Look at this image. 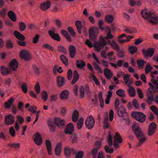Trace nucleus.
Here are the masks:
<instances>
[{
	"label": "nucleus",
	"mask_w": 158,
	"mask_h": 158,
	"mask_svg": "<svg viewBox=\"0 0 158 158\" xmlns=\"http://www.w3.org/2000/svg\"><path fill=\"white\" fill-rule=\"evenodd\" d=\"M129 94L131 97H134L135 95V91L132 86H129L127 90Z\"/></svg>",
	"instance_id": "obj_36"
},
{
	"label": "nucleus",
	"mask_w": 158,
	"mask_h": 158,
	"mask_svg": "<svg viewBox=\"0 0 158 158\" xmlns=\"http://www.w3.org/2000/svg\"><path fill=\"white\" fill-rule=\"evenodd\" d=\"M62 143L61 142H59L56 144L55 149V153L57 156H60L62 152Z\"/></svg>",
	"instance_id": "obj_13"
},
{
	"label": "nucleus",
	"mask_w": 158,
	"mask_h": 158,
	"mask_svg": "<svg viewBox=\"0 0 158 158\" xmlns=\"http://www.w3.org/2000/svg\"><path fill=\"white\" fill-rule=\"evenodd\" d=\"M69 92L66 90L63 91L60 94V98L62 100L67 99L69 96Z\"/></svg>",
	"instance_id": "obj_28"
},
{
	"label": "nucleus",
	"mask_w": 158,
	"mask_h": 158,
	"mask_svg": "<svg viewBox=\"0 0 158 158\" xmlns=\"http://www.w3.org/2000/svg\"><path fill=\"white\" fill-rule=\"evenodd\" d=\"M14 34L15 37L20 40L23 41L25 39V37L23 35L16 31H14Z\"/></svg>",
	"instance_id": "obj_27"
},
{
	"label": "nucleus",
	"mask_w": 158,
	"mask_h": 158,
	"mask_svg": "<svg viewBox=\"0 0 158 158\" xmlns=\"http://www.w3.org/2000/svg\"><path fill=\"white\" fill-rule=\"evenodd\" d=\"M105 150L106 152L111 153L113 152L114 150L113 148H110L108 145L104 147Z\"/></svg>",
	"instance_id": "obj_55"
},
{
	"label": "nucleus",
	"mask_w": 158,
	"mask_h": 158,
	"mask_svg": "<svg viewBox=\"0 0 158 158\" xmlns=\"http://www.w3.org/2000/svg\"><path fill=\"white\" fill-rule=\"evenodd\" d=\"M117 114L119 117H122L124 120H129L128 114L126 112L125 107L122 106H121L119 108L117 112Z\"/></svg>",
	"instance_id": "obj_6"
},
{
	"label": "nucleus",
	"mask_w": 158,
	"mask_h": 158,
	"mask_svg": "<svg viewBox=\"0 0 158 158\" xmlns=\"http://www.w3.org/2000/svg\"><path fill=\"white\" fill-rule=\"evenodd\" d=\"M10 134L12 137H14L15 135V130L13 127H10Z\"/></svg>",
	"instance_id": "obj_64"
},
{
	"label": "nucleus",
	"mask_w": 158,
	"mask_h": 158,
	"mask_svg": "<svg viewBox=\"0 0 158 158\" xmlns=\"http://www.w3.org/2000/svg\"><path fill=\"white\" fill-rule=\"evenodd\" d=\"M64 153L65 155L69 156L71 154V151L70 148L68 147H66L64 149Z\"/></svg>",
	"instance_id": "obj_51"
},
{
	"label": "nucleus",
	"mask_w": 158,
	"mask_h": 158,
	"mask_svg": "<svg viewBox=\"0 0 158 158\" xmlns=\"http://www.w3.org/2000/svg\"><path fill=\"white\" fill-rule=\"evenodd\" d=\"M150 109L154 113L158 116V109L156 108V107L154 106H151Z\"/></svg>",
	"instance_id": "obj_60"
},
{
	"label": "nucleus",
	"mask_w": 158,
	"mask_h": 158,
	"mask_svg": "<svg viewBox=\"0 0 158 158\" xmlns=\"http://www.w3.org/2000/svg\"><path fill=\"white\" fill-rule=\"evenodd\" d=\"M132 129L139 141L144 142L146 138L144 134L140 129L139 124L134 123L132 126Z\"/></svg>",
	"instance_id": "obj_3"
},
{
	"label": "nucleus",
	"mask_w": 158,
	"mask_h": 158,
	"mask_svg": "<svg viewBox=\"0 0 158 158\" xmlns=\"http://www.w3.org/2000/svg\"><path fill=\"white\" fill-rule=\"evenodd\" d=\"M26 26L23 22H21L19 23V28L21 31H23L25 30L26 28Z\"/></svg>",
	"instance_id": "obj_58"
},
{
	"label": "nucleus",
	"mask_w": 158,
	"mask_h": 158,
	"mask_svg": "<svg viewBox=\"0 0 158 158\" xmlns=\"http://www.w3.org/2000/svg\"><path fill=\"white\" fill-rule=\"evenodd\" d=\"M20 57L27 61L31 59V56L28 52L26 50H22L20 53Z\"/></svg>",
	"instance_id": "obj_11"
},
{
	"label": "nucleus",
	"mask_w": 158,
	"mask_h": 158,
	"mask_svg": "<svg viewBox=\"0 0 158 158\" xmlns=\"http://www.w3.org/2000/svg\"><path fill=\"white\" fill-rule=\"evenodd\" d=\"M74 131V127L72 123H69L66 127L65 132L66 134H72Z\"/></svg>",
	"instance_id": "obj_18"
},
{
	"label": "nucleus",
	"mask_w": 158,
	"mask_h": 158,
	"mask_svg": "<svg viewBox=\"0 0 158 158\" xmlns=\"http://www.w3.org/2000/svg\"><path fill=\"white\" fill-rule=\"evenodd\" d=\"M40 37V35L38 34H36L33 39V43L34 44H36L38 41Z\"/></svg>",
	"instance_id": "obj_57"
},
{
	"label": "nucleus",
	"mask_w": 158,
	"mask_h": 158,
	"mask_svg": "<svg viewBox=\"0 0 158 158\" xmlns=\"http://www.w3.org/2000/svg\"><path fill=\"white\" fill-rule=\"evenodd\" d=\"M114 142L121 143L123 141V139L120 136L118 132H115L114 136Z\"/></svg>",
	"instance_id": "obj_33"
},
{
	"label": "nucleus",
	"mask_w": 158,
	"mask_h": 158,
	"mask_svg": "<svg viewBox=\"0 0 158 158\" xmlns=\"http://www.w3.org/2000/svg\"><path fill=\"white\" fill-rule=\"evenodd\" d=\"M24 119L22 116H17L16 121L15 122L14 124L15 127L16 131H18L19 129V124H22L24 122Z\"/></svg>",
	"instance_id": "obj_10"
},
{
	"label": "nucleus",
	"mask_w": 158,
	"mask_h": 158,
	"mask_svg": "<svg viewBox=\"0 0 158 158\" xmlns=\"http://www.w3.org/2000/svg\"><path fill=\"white\" fill-rule=\"evenodd\" d=\"M116 94L122 97H125L126 96L124 91L123 89H119L116 92Z\"/></svg>",
	"instance_id": "obj_43"
},
{
	"label": "nucleus",
	"mask_w": 158,
	"mask_h": 158,
	"mask_svg": "<svg viewBox=\"0 0 158 158\" xmlns=\"http://www.w3.org/2000/svg\"><path fill=\"white\" fill-rule=\"evenodd\" d=\"M113 17L111 15H107L105 17V20L108 23H111L113 21Z\"/></svg>",
	"instance_id": "obj_44"
},
{
	"label": "nucleus",
	"mask_w": 158,
	"mask_h": 158,
	"mask_svg": "<svg viewBox=\"0 0 158 158\" xmlns=\"http://www.w3.org/2000/svg\"><path fill=\"white\" fill-rule=\"evenodd\" d=\"M68 31L70 34L72 36H75L76 34V33L73 28L71 27H69L68 28Z\"/></svg>",
	"instance_id": "obj_63"
},
{
	"label": "nucleus",
	"mask_w": 158,
	"mask_h": 158,
	"mask_svg": "<svg viewBox=\"0 0 158 158\" xmlns=\"http://www.w3.org/2000/svg\"><path fill=\"white\" fill-rule=\"evenodd\" d=\"M141 15L143 18L153 24L158 23V15H155L152 10L144 9L141 11Z\"/></svg>",
	"instance_id": "obj_1"
},
{
	"label": "nucleus",
	"mask_w": 158,
	"mask_h": 158,
	"mask_svg": "<svg viewBox=\"0 0 158 158\" xmlns=\"http://www.w3.org/2000/svg\"><path fill=\"white\" fill-rule=\"evenodd\" d=\"M79 117V113L78 111L77 110H75L72 114V119L73 122H76Z\"/></svg>",
	"instance_id": "obj_32"
},
{
	"label": "nucleus",
	"mask_w": 158,
	"mask_h": 158,
	"mask_svg": "<svg viewBox=\"0 0 158 158\" xmlns=\"http://www.w3.org/2000/svg\"><path fill=\"white\" fill-rule=\"evenodd\" d=\"M14 100L15 99L13 98L10 97L9 99L4 103L5 108L7 109H9Z\"/></svg>",
	"instance_id": "obj_30"
},
{
	"label": "nucleus",
	"mask_w": 158,
	"mask_h": 158,
	"mask_svg": "<svg viewBox=\"0 0 158 158\" xmlns=\"http://www.w3.org/2000/svg\"><path fill=\"white\" fill-rule=\"evenodd\" d=\"M85 90L86 93H88L89 91V88L88 86L86 85L84 88L83 86H81L80 93V96L81 98L84 97L85 95Z\"/></svg>",
	"instance_id": "obj_22"
},
{
	"label": "nucleus",
	"mask_w": 158,
	"mask_h": 158,
	"mask_svg": "<svg viewBox=\"0 0 158 158\" xmlns=\"http://www.w3.org/2000/svg\"><path fill=\"white\" fill-rule=\"evenodd\" d=\"M21 87L23 92L26 94L27 92V85L24 82H23L21 85Z\"/></svg>",
	"instance_id": "obj_47"
},
{
	"label": "nucleus",
	"mask_w": 158,
	"mask_h": 158,
	"mask_svg": "<svg viewBox=\"0 0 158 158\" xmlns=\"http://www.w3.org/2000/svg\"><path fill=\"white\" fill-rule=\"evenodd\" d=\"M84 119L81 117L80 118L77 123V128L79 129H81L83 124Z\"/></svg>",
	"instance_id": "obj_45"
},
{
	"label": "nucleus",
	"mask_w": 158,
	"mask_h": 158,
	"mask_svg": "<svg viewBox=\"0 0 158 158\" xmlns=\"http://www.w3.org/2000/svg\"><path fill=\"white\" fill-rule=\"evenodd\" d=\"M108 43L109 44H110L111 46L113 49L115 50L118 52L119 51V47L115 43L114 41L113 40L111 43L109 41L108 42Z\"/></svg>",
	"instance_id": "obj_38"
},
{
	"label": "nucleus",
	"mask_w": 158,
	"mask_h": 158,
	"mask_svg": "<svg viewBox=\"0 0 158 158\" xmlns=\"http://www.w3.org/2000/svg\"><path fill=\"white\" fill-rule=\"evenodd\" d=\"M156 125L154 122L150 123L149 126V128L148 131V135L149 136H151L156 131Z\"/></svg>",
	"instance_id": "obj_15"
},
{
	"label": "nucleus",
	"mask_w": 158,
	"mask_h": 158,
	"mask_svg": "<svg viewBox=\"0 0 158 158\" xmlns=\"http://www.w3.org/2000/svg\"><path fill=\"white\" fill-rule=\"evenodd\" d=\"M152 67L149 64H147L145 67V72L146 73H149L152 69Z\"/></svg>",
	"instance_id": "obj_61"
},
{
	"label": "nucleus",
	"mask_w": 158,
	"mask_h": 158,
	"mask_svg": "<svg viewBox=\"0 0 158 158\" xmlns=\"http://www.w3.org/2000/svg\"><path fill=\"white\" fill-rule=\"evenodd\" d=\"M148 85L151 88H149L147 92V102L149 104H151L154 100L152 90L155 89V91H158V83L155 80L152 79L151 82L148 83Z\"/></svg>",
	"instance_id": "obj_2"
},
{
	"label": "nucleus",
	"mask_w": 158,
	"mask_h": 158,
	"mask_svg": "<svg viewBox=\"0 0 158 158\" xmlns=\"http://www.w3.org/2000/svg\"><path fill=\"white\" fill-rule=\"evenodd\" d=\"M60 59L62 63L65 65H68V60L66 57L64 55H62L60 56Z\"/></svg>",
	"instance_id": "obj_41"
},
{
	"label": "nucleus",
	"mask_w": 158,
	"mask_h": 158,
	"mask_svg": "<svg viewBox=\"0 0 158 158\" xmlns=\"http://www.w3.org/2000/svg\"><path fill=\"white\" fill-rule=\"evenodd\" d=\"M137 48L134 45L130 46L129 47L128 50L130 52L131 54H133L135 53L137 51Z\"/></svg>",
	"instance_id": "obj_40"
},
{
	"label": "nucleus",
	"mask_w": 158,
	"mask_h": 158,
	"mask_svg": "<svg viewBox=\"0 0 158 158\" xmlns=\"http://www.w3.org/2000/svg\"><path fill=\"white\" fill-rule=\"evenodd\" d=\"M108 142L109 146H111L112 145V133L110 131L108 132Z\"/></svg>",
	"instance_id": "obj_48"
},
{
	"label": "nucleus",
	"mask_w": 158,
	"mask_h": 158,
	"mask_svg": "<svg viewBox=\"0 0 158 158\" xmlns=\"http://www.w3.org/2000/svg\"><path fill=\"white\" fill-rule=\"evenodd\" d=\"M33 139L35 143L38 145H41L42 142V139L41 135L38 132L34 134Z\"/></svg>",
	"instance_id": "obj_9"
},
{
	"label": "nucleus",
	"mask_w": 158,
	"mask_h": 158,
	"mask_svg": "<svg viewBox=\"0 0 158 158\" xmlns=\"http://www.w3.org/2000/svg\"><path fill=\"white\" fill-rule=\"evenodd\" d=\"M108 117L106 118L104 120V121L103 124V128L104 129H106L108 128L109 126V124L108 123Z\"/></svg>",
	"instance_id": "obj_54"
},
{
	"label": "nucleus",
	"mask_w": 158,
	"mask_h": 158,
	"mask_svg": "<svg viewBox=\"0 0 158 158\" xmlns=\"http://www.w3.org/2000/svg\"><path fill=\"white\" fill-rule=\"evenodd\" d=\"M79 78V75L76 70L74 71L73 73V79L71 82L72 84H75Z\"/></svg>",
	"instance_id": "obj_34"
},
{
	"label": "nucleus",
	"mask_w": 158,
	"mask_h": 158,
	"mask_svg": "<svg viewBox=\"0 0 158 158\" xmlns=\"http://www.w3.org/2000/svg\"><path fill=\"white\" fill-rule=\"evenodd\" d=\"M131 115L133 118L140 123H143L145 120L146 116L142 113L139 112H132Z\"/></svg>",
	"instance_id": "obj_5"
},
{
	"label": "nucleus",
	"mask_w": 158,
	"mask_h": 158,
	"mask_svg": "<svg viewBox=\"0 0 158 158\" xmlns=\"http://www.w3.org/2000/svg\"><path fill=\"white\" fill-rule=\"evenodd\" d=\"M69 50L70 57L71 58H73L76 53L75 48L74 46L71 45L69 47Z\"/></svg>",
	"instance_id": "obj_21"
},
{
	"label": "nucleus",
	"mask_w": 158,
	"mask_h": 158,
	"mask_svg": "<svg viewBox=\"0 0 158 158\" xmlns=\"http://www.w3.org/2000/svg\"><path fill=\"white\" fill-rule=\"evenodd\" d=\"M154 53V49L152 48H150L147 51L144 52L143 54L145 56L151 57L153 55Z\"/></svg>",
	"instance_id": "obj_29"
},
{
	"label": "nucleus",
	"mask_w": 158,
	"mask_h": 158,
	"mask_svg": "<svg viewBox=\"0 0 158 158\" xmlns=\"http://www.w3.org/2000/svg\"><path fill=\"white\" fill-rule=\"evenodd\" d=\"M1 71L3 75H6L11 73L10 69L4 66H1Z\"/></svg>",
	"instance_id": "obj_25"
},
{
	"label": "nucleus",
	"mask_w": 158,
	"mask_h": 158,
	"mask_svg": "<svg viewBox=\"0 0 158 158\" xmlns=\"http://www.w3.org/2000/svg\"><path fill=\"white\" fill-rule=\"evenodd\" d=\"M85 123L87 128L89 129H91L94 127L95 123V120L91 115H89L86 118Z\"/></svg>",
	"instance_id": "obj_8"
},
{
	"label": "nucleus",
	"mask_w": 158,
	"mask_h": 158,
	"mask_svg": "<svg viewBox=\"0 0 158 158\" xmlns=\"http://www.w3.org/2000/svg\"><path fill=\"white\" fill-rule=\"evenodd\" d=\"M18 66V63L15 59L12 60L10 63L9 67L10 69L13 71H16Z\"/></svg>",
	"instance_id": "obj_16"
},
{
	"label": "nucleus",
	"mask_w": 158,
	"mask_h": 158,
	"mask_svg": "<svg viewBox=\"0 0 158 158\" xmlns=\"http://www.w3.org/2000/svg\"><path fill=\"white\" fill-rule=\"evenodd\" d=\"M132 104L136 108L139 109V104L136 99H134L133 100Z\"/></svg>",
	"instance_id": "obj_59"
},
{
	"label": "nucleus",
	"mask_w": 158,
	"mask_h": 158,
	"mask_svg": "<svg viewBox=\"0 0 158 158\" xmlns=\"http://www.w3.org/2000/svg\"><path fill=\"white\" fill-rule=\"evenodd\" d=\"M99 33L98 29L96 27H92L89 30V37L90 39L95 41Z\"/></svg>",
	"instance_id": "obj_7"
},
{
	"label": "nucleus",
	"mask_w": 158,
	"mask_h": 158,
	"mask_svg": "<svg viewBox=\"0 0 158 158\" xmlns=\"http://www.w3.org/2000/svg\"><path fill=\"white\" fill-rule=\"evenodd\" d=\"M46 147L48 152V154L49 155L52 154V145L50 141L49 140H47L46 141Z\"/></svg>",
	"instance_id": "obj_26"
},
{
	"label": "nucleus",
	"mask_w": 158,
	"mask_h": 158,
	"mask_svg": "<svg viewBox=\"0 0 158 158\" xmlns=\"http://www.w3.org/2000/svg\"><path fill=\"white\" fill-rule=\"evenodd\" d=\"M75 24L79 32L80 33H81V31L82 28V26L81 22L79 20H77L76 21Z\"/></svg>",
	"instance_id": "obj_42"
},
{
	"label": "nucleus",
	"mask_w": 158,
	"mask_h": 158,
	"mask_svg": "<svg viewBox=\"0 0 158 158\" xmlns=\"http://www.w3.org/2000/svg\"><path fill=\"white\" fill-rule=\"evenodd\" d=\"M41 96L44 101H46L48 99V94L45 91H43L41 94Z\"/></svg>",
	"instance_id": "obj_50"
},
{
	"label": "nucleus",
	"mask_w": 158,
	"mask_h": 158,
	"mask_svg": "<svg viewBox=\"0 0 158 158\" xmlns=\"http://www.w3.org/2000/svg\"><path fill=\"white\" fill-rule=\"evenodd\" d=\"M51 5L50 2L48 1L41 3L40 5V8L42 10L45 11L50 7Z\"/></svg>",
	"instance_id": "obj_17"
},
{
	"label": "nucleus",
	"mask_w": 158,
	"mask_h": 158,
	"mask_svg": "<svg viewBox=\"0 0 158 158\" xmlns=\"http://www.w3.org/2000/svg\"><path fill=\"white\" fill-rule=\"evenodd\" d=\"M57 81L59 87H61L65 84V80L64 77L61 76H58L57 79Z\"/></svg>",
	"instance_id": "obj_24"
},
{
	"label": "nucleus",
	"mask_w": 158,
	"mask_h": 158,
	"mask_svg": "<svg viewBox=\"0 0 158 158\" xmlns=\"http://www.w3.org/2000/svg\"><path fill=\"white\" fill-rule=\"evenodd\" d=\"M48 124L50 131L52 132H54L55 131V127L53 124L52 122L49 121Z\"/></svg>",
	"instance_id": "obj_46"
},
{
	"label": "nucleus",
	"mask_w": 158,
	"mask_h": 158,
	"mask_svg": "<svg viewBox=\"0 0 158 158\" xmlns=\"http://www.w3.org/2000/svg\"><path fill=\"white\" fill-rule=\"evenodd\" d=\"M8 15L9 18L13 21L15 22L17 19V17L15 13L11 11L8 13Z\"/></svg>",
	"instance_id": "obj_35"
},
{
	"label": "nucleus",
	"mask_w": 158,
	"mask_h": 158,
	"mask_svg": "<svg viewBox=\"0 0 158 158\" xmlns=\"http://www.w3.org/2000/svg\"><path fill=\"white\" fill-rule=\"evenodd\" d=\"M104 73L106 77L108 79H110L112 77V74L108 69L106 68L104 69Z\"/></svg>",
	"instance_id": "obj_31"
},
{
	"label": "nucleus",
	"mask_w": 158,
	"mask_h": 158,
	"mask_svg": "<svg viewBox=\"0 0 158 158\" xmlns=\"http://www.w3.org/2000/svg\"><path fill=\"white\" fill-rule=\"evenodd\" d=\"M9 146L11 147H13L15 149H18L20 148V144L19 143H10Z\"/></svg>",
	"instance_id": "obj_53"
},
{
	"label": "nucleus",
	"mask_w": 158,
	"mask_h": 158,
	"mask_svg": "<svg viewBox=\"0 0 158 158\" xmlns=\"http://www.w3.org/2000/svg\"><path fill=\"white\" fill-rule=\"evenodd\" d=\"M106 32H108L105 39H111L113 38V36L111 34V30L110 27L107 26L106 27Z\"/></svg>",
	"instance_id": "obj_37"
},
{
	"label": "nucleus",
	"mask_w": 158,
	"mask_h": 158,
	"mask_svg": "<svg viewBox=\"0 0 158 158\" xmlns=\"http://www.w3.org/2000/svg\"><path fill=\"white\" fill-rule=\"evenodd\" d=\"M43 48L44 49L48 48L51 51H53L54 50V48L51 45L47 44H45L43 45Z\"/></svg>",
	"instance_id": "obj_56"
},
{
	"label": "nucleus",
	"mask_w": 158,
	"mask_h": 158,
	"mask_svg": "<svg viewBox=\"0 0 158 158\" xmlns=\"http://www.w3.org/2000/svg\"><path fill=\"white\" fill-rule=\"evenodd\" d=\"M54 122L55 124L60 128L63 127L65 125L64 121L59 118H55Z\"/></svg>",
	"instance_id": "obj_14"
},
{
	"label": "nucleus",
	"mask_w": 158,
	"mask_h": 158,
	"mask_svg": "<svg viewBox=\"0 0 158 158\" xmlns=\"http://www.w3.org/2000/svg\"><path fill=\"white\" fill-rule=\"evenodd\" d=\"M129 4L131 6H140L143 3L142 0H129Z\"/></svg>",
	"instance_id": "obj_19"
},
{
	"label": "nucleus",
	"mask_w": 158,
	"mask_h": 158,
	"mask_svg": "<svg viewBox=\"0 0 158 158\" xmlns=\"http://www.w3.org/2000/svg\"><path fill=\"white\" fill-rule=\"evenodd\" d=\"M129 75L128 74H125L123 78L124 81H125L126 84L129 87V86H131L132 79L129 78Z\"/></svg>",
	"instance_id": "obj_20"
},
{
	"label": "nucleus",
	"mask_w": 158,
	"mask_h": 158,
	"mask_svg": "<svg viewBox=\"0 0 158 158\" xmlns=\"http://www.w3.org/2000/svg\"><path fill=\"white\" fill-rule=\"evenodd\" d=\"M37 109V107L35 106H31L29 109V110L32 113H35L36 112V110Z\"/></svg>",
	"instance_id": "obj_62"
},
{
	"label": "nucleus",
	"mask_w": 158,
	"mask_h": 158,
	"mask_svg": "<svg viewBox=\"0 0 158 158\" xmlns=\"http://www.w3.org/2000/svg\"><path fill=\"white\" fill-rule=\"evenodd\" d=\"M15 120L14 117L10 114L5 117V123L7 125L12 124Z\"/></svg>",
	"instance_id": "obj_12"
},
{
	"label": "nucleus",
	"mask_w": 158,
	"mask_h": 158,
	"mask_svg": "<svg viewBox=\"0 0 158 158\" xmlns=\"http://www.w3.org/2000/svg\"><path fill=\"white\" fill-rule=\"evenodd\" d=\"M107 42L105 40L102 36L100 37L99 42H96L94 43V47L95 50L98 52H99L102 49L104 48L105 47L106 50L108 49V48L106 46Z\"/></svg>",
	"instance_id": "obj_4"
},
{
	"label": "nucleus",
	"mask_w": 158,
	"mask_h": 158,
	"mask_svg": "<svg viewBox=\"0 0 158 158\" xmlns=\"http://www.w3.org/2000/svg\"><path fill=\"white\" fill-rule=\"evenodd\" d=\"M85 62L82 60H77V65L79 68L82 69L85 66Z\"/></svg>",
	"instance_id": "obj_39"
},
{
	"label": "nucleus",
	"mask_w": 158,
	"mask_h": 158,
	"mask_svg": "<svg viewBox=\"0 0 158 158\" xmlns=\"http://www.w3.org/2000/svg\"><path fill=\"white\" fill-rule=\"evenodd\" d=\"M34 88L36 93L37 94H39L40 90V85L38 82L35 85Z\"/></svg>",
	"instance_id": "obj_52"
},
{
	"label": "nucleus",
	"mask_w": 158,
	"mask_h": 158,
	"mask_svg": "<svg viewBox=\"0 0 158 158\" xmlns=\"http://www.w3.org/2000/svg\"><path fill=\"white\" fill-rule=\"evenodd\" d=\"M50 36L53 39L57 41H60V38L57 33H55L52 31H49L48 32Z\"/></svg>",
	"instance_id": "obj_23"
},
{
	"label": "nucleus",
	"mask_w": 158,
	"mask_h": 158,
	"mask_svg": "<svg viewBox=\"0 0 158 158\" xmlns=\"http://www.w3.org/2000/svg\"><path fill=\"white\" fill-rule=\"evenodd\" d=\"M58 49L59 51L64 53H66V49L62 46L59 45L58 46Z\"/></svg>",
	"instance_id": "obj_49"
}]
</instances>
